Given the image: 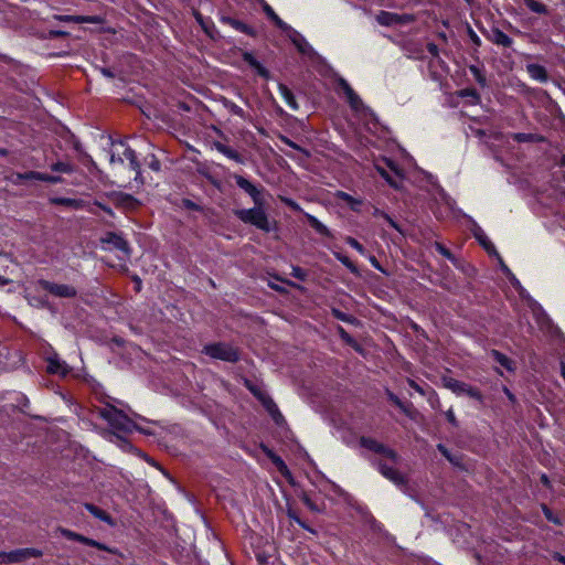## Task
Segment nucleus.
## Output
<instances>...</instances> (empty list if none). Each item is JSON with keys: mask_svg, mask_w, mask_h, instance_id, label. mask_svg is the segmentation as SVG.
<instances>
[{"mask_svg": "<svg viewBox=\"0 0 565 565\" xmlns=\"http://www.w3.org/2000/svg\"><path fill=\"white\" fill-rule=\"evenodd\" d=\"M360 445L379 456L373 465L384 478L398 487H406V477L396 468L401 458L394 449L371 437H361Z\"/></svg>", "mask_w": 565, "mask_h": 565, "instance_id": "f257e3e1", "label": "nucleus"}, {"mask_svg": "<svg viewBox=\"0 0 565 565\" xmlns=\"http://www.w3.org/2000/svg\"><path fill=\"white\" fill-rule=\"evenodd\" d=\"M238 188L244 190L253 200L255 206L253 209H243L236 211V216L244 223L254 225L258 230L269 233L273 230L271 223L264 210V201L262 191L252 182L242 175H234Z\"/></svg>", "mask_w": 565, "mask_h": 565, "instance_id": "f03ea898", "label": "nucleus"}, {"mask_svg": "<svg viewBox=\"0 0 565 565\" xmlns=\"http://www.w3.org/2000/svg\"><path fill=\"white\" fill-rule=\"evenodd\" d=\"M95 412L98 417L104 419L114 430L131 433L138 428L131 417L109 403H105V405L96 407Z\"/></svg>", "mask_w": 565, "mask_h": 565, "instance_id": "7ed1b4c3", "label": "nucleus"}, {"mask_svg": "<svg viewBox=\"0 0 565 565\" xmlns=\"http://www.w3.org/2000/svg\"><path fill=\"white\" fill-rule=\"evenodd\" d=\"M203 353L226 362H236L239 358L237 350L226 343L207 344L203 348Z\"/></svg>", "mask_w": 565, "mask_h": 565, "instance_id": "20e7f679", "label": "nucleus"}, {"mask_svg": "<svg viewBox=\"0 0 565 565\" xmlns=\"http://www.w3.org/2000/svg\"><path fill=\"white\" fill-rule=\"evenodd\" d=\"M63 537L67 539V540H71V541H76L78 543H82V544H85V545H88V546H93V547H96L100 551H106L108 553H111V554H119V551L117 548H113V547H109L98 541H95L93 539H89V537H86L79 533H76L74 531H71L68 529H65V527H57L56 530Z\"/></svg>", "mask_w": 565, "mask_h": 565, "instance_id": "39448f33", "label": "nucleus"}, {"mask_svg": "<svg viewBox=\"0 0 565 565\" xmlns=\"http://www.w3.org/2000/svg\"><path fill=\"white\" fill-rule=\"evenodd\" d=\"M118 145L120 147L124 148V151L122 153H115L113 152L111 156H110V162L111 163H115V162H119V163H122L124 162V159H127L129 161V164H130V168L131 170H134L136 172V178L135 180H139V177H140V164L137 160V156H136V152L134 149L127 147L124 142H118Z\"/></svg>", "mask_w": 565, "mask_h": 565, "instance_id": "423d86ee", "label": "nucleus"}, {"mask_svg": "<svg viewBox=\"0 0 565 565\" xmlns=\"http://www.w3.org/2000/svg\"><path fill=\"white\" fill-rule=\"evenodd\" d=\"M377 22L385 26L405 25L414 21L411 14H399L395 12L381 11L376 17Z\"/></svg>", "mask_w": 565, "mask_h": 565, "instance_id": "0eeeda50", "label": "nucleus"}, {"mask_svg": "<svg viewBox=\"0 0 565 565\" xmlns=\"http://www.w3.org/2000/svg\"><path fill=\"white\" fill-rule=\"evenodd\" d=\"M40 286L45 291L60 298H74L77 295L75 287L66 284H55L47 280H41Z\"/></svg>", "mask_w": 565, "mask_h": 565, "instance_id": "6e6552de", "label": "nucleus"}, {"mask_svg": "<svg viewBox=\"0 0 565 565\" xmlns=\"http://www.w3.org/2000/svg\"><path fill=\"white\" fill-rule=\"evenodd\" d=\"M339 86L342 88L343 93L345 94L347 96V99L351 106V108L355 111H366L369 110L362 99L360 98V96L352 89V87L350 86V84L344 79V78H340L339 79Z\"/></svg>", "mask_w": 565, "mask_h": 565, "instance_id": "1a4fd4ad", "label": "nucleus"}, {"mask_svg": "<svg viewBox=\"0 0 565 565\" xmlns=\"http://www.w3.org/2000/svg\"><path fill=\"white\" fill-rule=\"evenodd\" d=\"M384 163H385V167L381 166L380 163H376L375 164V169L376 171L381 174L382 178H384L388 183L390 185H392L393 188H396L398 189L399 188V183L397 182L396 179H394L386 170V168H388L392 172H394V174L397 177V178H401L402 177V172L401 170L398 169L397 164L390 160V159H384L383 160Z\"/></svg>", "mask_w": 565, "mask_h": 565, "instance_id": "9d476101", "label": "nucleus"}, {"mask_svg": "<svg viewBox=\"0 0 565 565\" xmlns=\"http://www.w3.org/2000/svg\"><path fill=\"white\" fill-rule=\"evenodd\" d=\"M102 242L124 253V257H120V259L129 258L130 249L128 243L120 235L109 232L102 238Z\"/></svg>", "mask_w": 565, "mask_h": 565, "instance_id": "9b49d317", "label": "nucleus"}, {"mask_svg": "<svg viewBox=\"0 0 565 565\" xmlns=\"http://www.w3.org/2000/svg\"><path fill=\"white\" fill-rule=\"evenodd\" d=\"M11 561L12 563H20L28 558L34 557H41L43 555L41 550L33 548V547H25V548H18L14 551H11Z\"/></svg>", "mask_w": 565, "mask_h": 565, "instance_id": "f8f14e48", "label": "nucleus"}, {"mask_svg": "<svg viewBox=\"0 0 565 565\" xmlns=\"http://www.w3.org/2000/svg\"><path fill=\"white\" fill-rule=\"evenodd\" d=\"M54 19L62 22H74V23H94L100 24L104 22L99 15H54Z\"/></svg>", "mask_w": 565, "mask_h": 565, "instance_id": "ddd939ff", "label": "nucleus"}, {"mask_svg": "<svg viewBox=\"0 0 565 565\" xmlns=\"http://www.w3.org/2000/svg\"><path fill=\"white\" fill-rule=\"evenodd\" d=\"M46 370L51 374H58L62 376H65L70 371L67 364L62 361L57 354H53L47 358Z\"/></svg>", "mask_w": 565, "mask_h": 565, "instance_id": "4468645a", "label": "nucleus"}, {"mask_svg": "<svg viewBox=\"0 0 565 565\" xmlns=\"http://www.w3.org/2000/svg\"><path fill=\"white\" fill-rule=\"evenodd\" d=\"M286 32L289 33V38L291 39L292 43L297 46L300 53L302 54H310L313 52L310 44L306 41V39L295 31L291 26L290 30H287Z\"/></svg>", "mask_w": 565, "mask_h": 565, "instance_id": "2eb2a0df", "label": "nucleus"}, {"mask_svg": "<svg viewBox=\"0 0 565 565\" xmlns=\"http://www.w3.org/2000/svg\"><path fill=\"white\" fill-rule=\"evenodd\" d=\"M472 233H473V236L476 237V239L480 243V245L489 254H492V253L497 254L494 245L491 243V241L489 239V237L486 235V233L483 232V230L480 226L475 225Z\"/></svg>", "mask_w": 565, "mask_h": 565, "instance_id": "dca6fc26", "label": "nucleus"}, {"mask_svg": "<svg viewBox=\"0 0 565 565\" xmlns=\"http://www.w3.org/2000/svg\"><path fill=\"white\" fill-rule=\"evenodd\" d=\"M213 147L214 149H216L220 153L224 154L226 158L231 159V160H234L238 163H243L244 162V159L243 157L234 149H232L231 147L220 142V141H216L213 143Z\"/></svg>", "mask_w": 565, "mask_h": 565, "instance_id": "f3484780", "label": "nucleus"}, {"mask_svg": "<svg viewBox=\"0 0 565 565\" xmlns=\"http://www.w3.org/2000/svg\"><path fill=\"white\" fill-rule=\"evenodd\" d=\"M526 72L529 73L531 78L540 83H545L548 79L545 67L540 64H527Z\"/></svg>", "mask_w": 565, "mask_h": 565, "instance_id": "a211bd4d", "label": "nucleus"}, {"mask_svg": "<svg viewBox=\"0 0 565 565\" xmlns=\"http://www.w3.org/2000/svg\"><path fill=\"white\" fill-rule=\"evenodd\" d=\"M335 198L338 200H341V201L345 202L350 206V209L352 211H354V212H359L361 206H362V203H363V201L361 199L354 198V196H352L349 193L343 192V191H338L335 193Z\"/></svg>", "mask_w": 565, "mask_h": 565, "instance_id": "6ab92c4d", "label": "nucleus"}, {"mask_svg": "<svg viewBox=\"0 0 565 565\" xmlns=\"http://www.w3.org/2000/svg\"><path fill=\"white\" fill-rule=\"evenodd\" d=\"M263 10L268 19H270L277 28L282 31L290 30V26L284 22L274 11V9L265 1H263Z\"/></svg>", "mask_w": 565, "mask_h": 565, "instance_id": "aec40b11", "label": "nucleus"}, {"mask_svg": "<svg viewBox=\"0 0 565 565\" xmlns=\"http://www.w3.org/2000/svg\"><path fill=\"white\" fill-rule=\"evenodd\" d=\"M443 383L446 388L450 390L452 393L457 395H463L466 387L468 386L467 383L458 381L452 377H444Z\"/></svg>", "mask_w": 565, "mask_h": 565, "instance_id": "412c9836", "label": "nucleus"}, {"mask_svg": "<svg viewBox=\"0 0 565 565\" xmlns=\"http://www.w3.org/2000/svg\"><path fill=\"white\" fill-rule=\"evenodd\" d=\"M490 40L497 44L501 45L503 47H510L513 43V40L505 34L503 31L499 29H493L490 35Z\"/></svg>", "mask_w": 565, "mask_h": 565, "instance_id": "4be33fe9", "label": "nucleus"}, {"mask_svg": "<svg viewBox=\"0 0 565 565\" xmlns=\"http://www.w3.org/2000/svg\"><path fill=\"white\" fill-rule=\"evenodd\" d=\"M511 138L516 142H543L545 138L539 134H524L515 132L511 135Z\"/></svg>", "mask_w": 565, "mask_h": 565, "instance_id": "5701e85b", "label": "nucleus"}, {"mask_svg": "<svg viewBox=\"0 0 565 565\" xmlns=\"http://www.w3.org/2000/svg\"><path fill=\"white\" fill-rule=\"evenodd\" d=\"M243 60L249 66H252L260 76H263V77H267L268 76L267 70L256 60V57L252 53L245 52L243 54Z\"/></svg>", "mask_w": 565, "mask_h": 565, "instance_id": "b1692460", "label": "nucleus"}, {"mask_svg": "<svg viewBox=\"0 0 565 565\" xmlns=\"http://www.w3.org/2000/svg\"><path fill=\"white\" fill-rule=\"evenodd\" d=\"M84 507L96 519L102 520V521H104L106 523H109V524L111 523V518H110V515L106 511L99 509L98 507H96V505H94L92 503H85Z\"/></svg>", "mask_w": 565, "mask_h": 565, "instance_id": "393cba45", "label": "nucleus"}, {"mask_svg": "<svg viewBox=\"0 0 565 565\" xmlns=\"http://www.w3.org/2000/svg\"><path fill=\"white\" fill-rule=\"evenodd\" d=\"M51 202L56 205H65L76 210L83 209L85 206L84 201L70 198H54L51 200Z\"/></svg>", "mask_w": 565, "mask_h": 565, "instance_id": "a878e982", "label": "nucleus"}, {"mask_svg": "<svg viewBox=\"0 0 565 565\" xmlns=\"http://www.w3.org/2000/svg\"><path fill=\"white\" fill-rule=\"evenodd\" d=\"M279 93L281 95V97L284 98V100L286 102V104L294 110H297L298 109V104L296 102V98L292 94V92L284 84H280L279 85Z\"/></svg>", "mask_w": 565, "mask_h": 565, "instance_id": "bb28decb", "label": "nucleus"}, {"mask_svg": "<svg viewBox=\"0 0 565 565\" xmlns=\"http://www.w3.org/2000/svg\"><path fill=\"white\" fill-rule=\"evenodd\" d=\"M28 177H30L31 180H38V181H43V182H49V183L62 182L61 177L50 175V174L41 173V172H36V171L28 172Z\"/></svg>", "mask_w": 565, "mask_h": 565, "instance_id": "cd10ccee", "label": "nucleus"}, {"mask_svg": "<svg viewBox=\"0 0 565 565\" xmlns=\"http://www.w3.org/2000/svg\"><path fill=\"white\" fill-rule=\"evenodd\" d=\"M525 7L532 12L545 14L547 13V8L544 3L536 0H524Z\"/></svg>", "mask_w": 565, "mask_h": 565, "instance_id": "c85d7f7f", "label": "nucleus"}, {"mask_svg": "<svg viewBox=\"0 0 565 565\" xmlns=\"http://www.w3.org/2000/svg\"><path fill=\"white\" fill-rule=\"evenodd\" d=\"M491 355L493 356L494 361H497L500 365H502L507 370L511 371L513 369L512 361L503 353H501L497 350H492Z\"/></svg>", "mask_w": 565, "mask_h": 565, "instance_id": "c756f323", "label": "nucleus"}, {"mask_svg": "<svg viewBox=\"0 0 565 565\" xmlns=\"http://www.w3.org/2000/svg\"><path fill=\"white\" fill-rule=\"evenodd\" d=\"M308 221L310 223V225L321 235H324V236H330V231L328 230V227L322 224L317 217L312 216V215H308Z\"/></svg>", "mask_w": 565, "mask_h": 565, "instance_id": "7c9ffc66", "label": "nucleus"}, {"mask_svg": "<svg viewBox=\"0 0 565 565\" xmlns=\"http://www.w3.org/2000/svg\"><path fill=\"white\" fill-rule=\"evenodd\" d=\"M51 169L56 172L62 173H72L74 171V167L71 163L58 161L51 166Z\"/></svg>", "mask_w": 565, "mask_h": 565, "instance_id": "2f4dec72", "label": "nucleus"}, {"mask_svg": "<svg viewBox=\"0 0 565 565\" xmlns=\"http://www.w3.org/2000/svg\"><path fill=\"white\" fill-rule=\"evenodd\" d=\"M459 96L470 98L472 104H477L480 100V96L475 88H465L459 92Z\"/></svg>", "mask_w": 565, "mask_h": 565, "instance_id": "473e14b6", "label": "nucleus"}, {"mask_svg": "<svg viewBox=\"0 0 565 565\" xmlns=\"http://www.w3.org/2000/svg\"><path fill=\"white\" fill-rule=\"evenodd\" d=\"M226 108L234 115L241 117V118H246V114L244 111V109L242 107H239L238 105L232 103V102H227L225 104Z\"/></svg>", "mask_w": 565, "mask_h": 565, "instance_id": "72a5a7b5", "label": "nucleus"}, {"mask_svg": "<svg viewBox=\"0 0 565 565\" xmlns=\"http://www.w3.org/2000/svg\"><path fill=\"white\" fill-rule=\"evenodd\" d=\"M463 395H468L469 397L475 398V399H477V401H479V402H482V401H483V396H482V394L480 393V391H479V390H477V388H475V387H472V386H470L469 384H468V386L466 387V391H465V394H463Z\"/></svg>", "mask_w": 565, "mask_h": 565, "instance_id": "f704fd0d", "label": "nucleus"}, {"mask_svg": "<svg viewBox=\"0 0 565 565\" xmlns=\"http://www.w3.org/2000/svg\"><path fill=\"white\" fill-rule=\"evenodd\" d=\"M345 242L347 244H349L352 248H354L358 253H360L361 255H364L365 254V248L363 247L362 244H360L355 238L351 237V236H348L345 238Z\"/></svg>", "mask_w": 565, "mask_h": 565, "instance_id": "c9c22d12", "label": "nucleus"}, {"mask_svg": "<svg viewBox=\"0 0 565 565\" xmlns=\"http://www.w3.org/2000/svg\"><path fill=\"white\" fill-rule=\"evenodd\" d=\"M273 459V462L276 465V467L278 468V470L284 475H288L289 473V470L286 466V463L284 462V460L280 458V457H277V456H273L271 457Z\"/></svg>", "mask_w": 565, "mask_h": 565, "instance_id": "e433bc0d", "label": "nucleus"}, {"mask_svg": "<svg viewBox=\"0 0 565 565\" xmlns=\"http://www.w3.org/2000/svg\"><path fill=\"white\" fill-rule=\"evenodd\" d=\"M334 255H335L337 259L340 260L352 273H354L356 270L355 266L352 264V262L347 256H344L340 253H335Z\"/></svg>", "mask_w": 565, "mask_h": 565, "instance_id": "4c0bfd02", "label": "nucleus"}, {"mask_svg": "<svg viewBox=\"0 0 565 565\" xmlns=\"http://www.w3.org/2000/svg\"><path fill=\"white\" fill-rule=\"evenodd\" d=\"M436 247V250L441 254L444 257L450 259V260H454V256L452 254L450 253L449 249H447L444 245H441L440 243H436L435 245Z\"/></svg>", "mask_w": 565, "mask_h": 565, "instance_id": "58836bf2", "label": "nucleus"}, {"mask_svg": "<svg viewBox=\"0 0 565 565\" xmlns=\"http://www.w3.org/2000/svg\"><path fill=\"white\" fill-rule=\"evenodd\" d=\"M24 180H31L30 177H28V172L25 173H15L12 177V182L14 184H21Z\"/></svg>", "mask_w": 565, "mask_h": 565, "instance_id": "ea45409f", "label": "nucleus"}, {"mask_svg": "<svg viewBox=\"0 0 565 565\" xmlns=\"http://www.w3.org/2000/svg\"><path fill=\"white\" fill-rule=\"evenodd\" d=\"M446 418L447 420L454 426V427H457L458 426V422H457V418L455 416V413H454V409L452 408H449L446 413Z\"/></svg>", "mask_w": 565, "mask_h": 565, "instance_id": "a19ab883", "label": "nucleus"}, {"mask_svg": "<svg viewBox=\"0 0 565 565\" xmlns=\"http://www.w3.org/2000/svg\"><path fill=\"white\" fill-rule=\"evenodd\" d=\"M264 404L266 405L267 409L271 413V415L275 417L276 414H278L279 416H281L277 409V406L276 404L271 401V399H268V401H264Z\"/></svg>", "mask_w": 565, "mask_h": 565, "instance_id": "79ce46f5", "label": "nucleus"}, {"mask_svg": "<svg viewBox=\"0 0 565 565\" xmlns=\"http://www.w3.org/2000/svg\"><path fill=\"white\" fill-rule=\"evenodd\" d=\"M291 275L300 280H305L307 275L300 267H292Z\"/></svg>", "mask_w": 565, "mask_h": 565, "instance_id": "37998d69", "label": "nucleus"}, {"mask_svg": "<svg viewBox=\"0 0 565 565\" xmlns=\"http://www.w3.org/2000/svg\"><path fill=\"white\" fill-rule=\"evenodd\" d=\"M302 501L311 511H319V508L307 494L302 497Z\"/></svg>", "mask_w": 565, "mask_h": 565, "instance_id": "c03bdc74", "label": "nucleus"}, {"mask_svg": "<svg viewBox=\"0 0 565 565\" xmlns=\"http://www.w3.org/2000/svg\"><path fill=\"white\" fill-rule=\"evenodd\" d=\"M11 561V553L10 552H0V564H10Z\"/></svg>", "mask_w": 565, "mask_h": 565, "instance_id": "a18cd8bd", "label": "nucleus"}, {"mask_svg": "<svg viewBox=\"0 0 565 565\" xmlns=\"http://www.w3.org/2000/svg\"><path fill=\"white\" fill-rule=\"evenodd\" d=\"M388 397L397 407H399L401 409H404L403 403L396 395H394L393 393H388Z\"/></svg>", "mask_w": 565, "mask_h": 565, "instance_id": "49530a36", "label": "nucleus"}, {"mask_svg": "<svg viewBox=\"0 0 565 565\" xmlns=\"http://www.w3.org/2000/svg\"><path fill=\"white\" fill-rule=\"evenodd\" d=\"M543 511H544V514H545L547 520H550V521H552L554 523H557V524L559 523V521L556 518L553 516V514H552V512H551V510L548 508L543 507Z\"/></svg>", "mask_w": 565, "mask_h": 565, "instance_id": "de8ad7c7", "label": "nucleus"}, {"mask_svg": "<svg viewBox=\"0 0 565 565\" xmlns=\"http://www.w3.org/2000/svg\"><path fill=\"white\" fill-rule=\"evenodd\" d=\"M375 215L383 216L394 228H397L395 222L387 214L380 212L379 210H375Z\"/></svg>", "mask_w": 565, "mask_h": 565, "instance_id": "09e8293b", "label": "nucleus"}, {"mask_svg": "<svg viewBox=\"0 0 565 565\" xmlns=\"http://www.w3.org/2000/svg\"><path fill=\"white\" fill-rule=\"evenodd\" d=\"M149 167L153 170V171H159L160 170V162L158 159H156L154 157H152L151 161L149 162Z\"/></svg>", "mask_w": 565, "mask_h": 565, "instance_id": "8fccbe9b", "label": "nucleus"}, {"mask_svg": "<svg viewBox=\"0 0 565 565\" xmlns=\"http://www.w3.org/2000/svg\"><path fill=\"white\" fill-rule=\"evenodd\" d=\"M408 384L412 388H414L415 391H417L419 394L424 395V391L423 388L413 380H408Z\"/></svg>", "mask_w": 565, "mask_h": 565, "instance_id": "3c124183", "label": "nucleus"}, {"mask_svg": "<svg viewBox=\"0 0 565 565\" xmlns=\"http://www.w3.org/2000/svg\"><path fill=\"white\" fill-rule=\"evenodd\" d=\"M437 448H438V450H439V451H440L445 457H447L450 461L452 460V459L450 458V456H449V452H448L447 448H446L444 445L439 444V445L437 446Z\"/></svg>", "mask_w": 565, "mask_h": 565, "instance_id": "603ef678", "label": "nucleus"}, {"mask_svg": "<svg viewBox=\"0 0 565 565\" xmlns=\"http://www.w3.org/2000/svg\"><path fill=\"white\" fill-rule=\"evenodd\" d=\"M297 524H299L302 529H305L311 533H316V531L313 529H311L309 525H307L302 520H297Z\"/></svg>", "mask_w": 565, "mask_h": 565, "instance_id": "864d4df0", "label": "nucleus"}, {"mask_svg": "<svg viewBox=\"0 0 565 565\" xmlns=\"http://www.w3.org/2000/svg\"><path fill=\"white\" fill-rule=\"evenodd\" d=\"M428 52L431 53L433 55H437L438 54V47L437 45L430 43L428 44Z\"/></svg>", "mask_w": 565, "mask_h": 565, "instance_id": "5fc2aeb1", "label": "nucleus"}, {"mask_svg": "<svg viewBox=\"0 0 565 565\" xmlns=\"http://www.w3.org/2000/svg\"><path fill=\"white\" fill-rule=\"evenodd\" d=\"M470 70L477 75V79L479 83H483L484 78L479 74V71L477 67L471 66Z\"/></svg>", "mask_w": 565, "mask_h": 565, "instance_id": "6e6d98bb", "label": "nucleus"}, {"mask_svg": "<svg viewBox=\"0 0 565 565\" xmlns=\"http://www.w3.org/2000/svg\"><path fill=\"white\" fill-rule=\"evenodd\" d=\"M95 205H97L98 207H100L102 210H104L106 213L108 214H113V211L110 207L106 206V205H103L102 203L99 202H95Z\"/></svg>", "mask_w": 565, "mask_h": 565, "instance_id": "4d7b16f0", "label": "nucleus"}, {"mask_svg": "<svg viewBox=\"0 0 565 565\" xmlns=\"http://www.w3.org/2000/svg\"><path fill=\"white\" fill-rule=\"evenodd\" d=\"M67 33L64 32V31H51V35L53 38H60V36H65Z\"/></svg>", "mask_w": 565, "mask_h": 565, "instance_id": "13d9d810", "label": "nucleus"}, {"mask_svg": "<svg viewBox=\"0 0 565 565\" xmlns=\"http://www.w3.org/2000/svg\"><path fill=\"white\" fill-rule=\"evenodd\" d=\"M553 557L565 565V556L564 555H562L559 553H555Z\"/></svg>", "mask_w": 565, "mask_h": 565, "instance_id": "bf43d9fd", "label": "nucleus"}, {"mask_svg": "<svg viewBox=\"0 0 565 565\" xmlns=\"http://www.w3.org/2000/svg\"><path fill=\"white\" fill-rule=\"evenodd\" d=\"M286 202H287V204H288L289 206H291L292 209H295V210H300L299 205H298L297 203H295L294 201H291V200H287Z\"/></svg>", "mask_w": 565, "mask_h": 565, "instance_id": "052dcab7", "label": "nucleus"}, {"mask_svg": "<svg viewBox=\"0 0 565 565\" xmlns=\"http://www.w3.org/2000/svg\"><path fill=\"white\" fill-rule=\"evenodd\" d=\"M288 516L294 520L296 523H297V520H301L300 518H298L295 512L292 511H288Z\"/></svg>", "mask_w": 565, "mask_h": 565, "instance_id": "680f3d73", "label": "nucleus"}, {"mask_svg": "<svg viewBox=\"0 0 565 565\" xmlns=\"http://www.w3.org/2000/svg\"><path fill=\"white\" fill-rule=\"evenodd\" d=\"M471 40L476 43V44H479L480 43V39L478 38V35L471 31Z\"/></svg>", "mask_w": 565, "mask_h": 565, "instance_id": "e2e57ef3", "label": "nucleus"}, {"mask_svg": "<svg viewBox=\"0 0 565 565\" xmlns=\"http://www.w3.org/2000/svg\"><path fill=\"white\" fill-rule=\"evenodd\" d=\"M501 268L502 270L508 275V276H512L510 269L508 268L507 265H504L502 262H501Z\"/></svg>", "mask_w": 565, "mask_h": 565, "instance_id": "0e129e2a", "label": "nucleus"}, {"mask_svg": "<svg viewBox=\"0 0 565 565\" xmlns=\"http://www.w3.org/2000/svg\"><path fill=\"white\" fill-rule=\"evenodd\" d=\"M232 25H234L236 29H239V30L243 29V24L241 22H237V21H232Z\"/></svg>", "mask_w": 565, "mask_h": 565, "instance_id": "69168bd1", "label": "nucleus"}, {"mask_svg": "<svg viewBox=\"0 0 565 565\" xmlns=\"http://www.w3.org/2000/svg\"><path fill=\"white\" fill-rule=\"evenodd\" d=\"M561 374H562V376H563V379L565 381V363L561 364Z\"/></svg>", "mask_w": 565, "mask_h": 565, "instance_id": "338daca9", "label": "nucleus"}, {"mask_svg": "<svg viewBox=\"0 0 565 565\" xmlns=\"http://www.w3.org/2000/svg\"><path fill=\"white\" fill-rule=\"evenodd\" d=\"M541 479H542V482H543L544 484H547V483H548V479H547V477H546L545 475H543Z\"/></svg>", "mask_w": 565, "mask_h": 565, "instance_id": "774afa93", "label": "nucleus"}]
</instances>
